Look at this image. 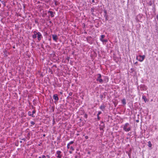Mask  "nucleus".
Returning <instances> with one entry per match:
<instances>
[{
  "instance_id": "f257e3e1",
  "label": "nucleus",
  "mask_w": 158,
  "mask_h": 158,
  "mask_svg": "<svg viewBox=\"0 0 158 158\" xmlns=\"http://www.w3.org/2000/svg\"><path fill=\"white\" fill-rule=\"evenodd\" d=\"M123 129L127 132L131 131V127L129 124L128 123H126L123 126Z\"/></svg>"
},
{
  "instance_id": "f03ea898",
  "label": "nucleus",
  "mask_w": 158,
  "mask_h": 158,
  "mask_svg": "<svg viewBox=\"0 0 158 158\" xmlns=\"http://www.w3.org/2000/svg\"><path fill=\"white\" fill-rule=\"evenodd\" d=\"M145 57V56L144 55H139V56H137L136 57V59L139 61L140 62H142L144 60Z\"/></svg>"
},
{
  "instance_id": "7ed1b4c3",
  "label": "nucleus",
  "mask_w": 158,
  "mask_h": 158,
  "mask_svg": "<svg viewBox=\"0 0 158 158\" xmlns=\"http://www.w3.org/2000/svg\"><path fill=\"white\" fill-rule=\"evenodd\" d=\"M101 75L100 74H98V78L96 79V80L97 81H99L100 83H102L103 82V80L101 78Z\"/></svg>"
},
{
  "instance_id": "20e7f679",
  "label": "nucleus",
  "mask_w": 158,
  "mask_h": 158,
  "mask_svg": "<svg viewBox=\"0 0 158 158\" xmlns=\"http://www.w3.org/2000/svg\"><path fill=\"white\" fill-rule=\"evenodd\" d=\"M61 152L60 151H57L56 152V157L57 158H61L62 155Z\"/></svg>"
},
{
  "instance_id": "39448f33",
  "label": "nucleus",
  "mask_w": 158,
  "mask_h": 158,
  "mask_svg": "<svg viewBox=\"0 0 158 158\" xmlns=\"http://www.w3.org/2000/svg\"><path fill=\"white\" fill-rule=\"evenodd\" d=\"M105 35H101L100 40L103 43L106 42L107 40H104L103 38L105 37Z\"/></svg>"
},
{
  "instance_id": "423d86ee",
  "label": "nucleus",
  "mask_w": 158,
  "mask_h": 158,
  "mask_svg": "<svg viewBox=\"0 0 158 158\" xmlns=\"http://www.w3.org/2000/svg\"><path fill=\"white\" fill-rule=\"evenodd\" d=\"M37 35L38 40L39 41H40L43 37L41 33L40 32H38Z\"/></svg>"
},
{
  "instance_id": "0eeeda50",
  "label": "nucleus",
  "mask_w": 158,
  "mask_h": 158,
  "mask_svg": "<svg viewBox=\"0 0 158 158\" xmlns=\"http://www.w3.org/2000/svg\"><path fill=\"white\" fill-rule=\"evenodd\" d=\"M140 88L141 90H146L147 89V87L144 85H140Z\"/></svg>"
},
{
  "instance_id": "6e6552de",
  "label": "nucleus",
  "mask_w": 158,
  "mask_h": 158,
  "mask_svg": "<svg viewBox=\"0 0 158 158\" xmlns=\"http://www.w3.org/2000/svg\"><path fill=\"white\" fill-rule=\"evenodd\" d=\"M53 40L55 41H56L58 39V37L57 35H52Z\"/></svg>"
},
{
  "instance_id": "1a4fd4ad",
  "label": "nucleus",
  "mask_w": 158,
  "mask_h": 158,
  "mask_svg": "<svg viewBox=\"0 0 158 158\" xmlns=\"http://www.w3.org/2000/svg\"><path fill=\"white\" fill-rule=\"evenodd\" d=\"M53 99L57 101L58 100L59 98L58 97V95L56 94H54L53 96Z\"/></svg>"
},
{
  "instance_id": "9d476101",
  "label": "nucleus",
  "mask_w": 158,
  "mask_h": 158,
  "mask_svg": "<svg viewBox=\"0 0 158 158\" xmlns=\"http://www.w3.org/2000/svg\"><path fill=\"white\" fill-rule=\"evenodd\" d=\"M48 13H49L50 14L51 17H54V15L53 14V12L52 11H48Z\"/></svg>"
},
{
  "instance_id": "9b49d317",
  "label": "nucleus",
  "mask_w": 158,
  "mask_h": 158,
  "mask_svg": "<svg viewBox=\"0 0 158 158\" xmlns=\"http://www.w3.org/2000/svg\"><path fill=\"white\" fill-rule=\"evenodd\" d=\"M142 98L143 99L144 102H146L147 101V99L145 96L143 95L142 96Z\"/></svg>"
},
{
  "instance_id": "f8f14e48",
  "label": "nucleus",
  "mask_w": 158,
  "mask_h": 158,
  "mask_svg": "<svg viewBox=\"0 0 158 158\" xmlns=\"http://www.w3.org/2000/svg\"><path fill=\"white\" fill-rule=\"evenodd\" d=\"M105 108V106H104V105H102L101 106H100V109L102 110H103L104 108Z\"/></svg>"
},
{
  "instance_id": "ddd939ff",
  "label": "nucleus",
  "mask_w": 158,
  "mask_h": 158,
  "mask_svg": "<svg viewBox=\"0 0 158 158\" xmlns=\"http://www.w3.org/2000/svg\"><path fill=\"white\" fill-rule=\"evenodd\" d=\"M122 102L123 103V104L125 105L126 104V102L125 99H123L122 100Z\"/></svg>"
},
{
  "instance_id": "4468645a",
  "label": "nucleus",
  "mask_w": 158,
  "mask_h": 158,
  "mask_svg": "<svg viewBox=\"0 0 158 158\" xmlns=\"http://www.w3.org/2000/svg\"><path fill=\"white\" fill-rule=\"evenodd\" d=\"M35 113V110H33L32 111V114L31 115V116L33 117H35V115H34V114Z\"/></svg>"
},
{
  "instance_id": "2eb2a0df",
  "label": "nucleus",
  "mask_w": 158,
  "mask_h": 158,
  "mask_svg": "<svg viewBox=\"0 0 158 158\" xmlns=\"http://www.w3.org/2000/svg\"><path fill=\"white\" fill-rule=\"evenodd\" d=\"M37 35L36 34H33V35H32V38L33 39H35L37 37Z\"/></svg>"
},
{
  "instance_id": "dca6fc26",
  "label": "nucleus",
  "mask_w": 158,
  "mask_h": 158,
  "mask_svg": "<svg viewBox=\"0 0 158 158\" xmlns=\"http://www.w3.org/2000/svg\"><path fill=\"white\" fill-rule=\"evenodd\" d=\"M148 146L149 147H151L152 146V144L151 143V142L150 141H149L148 142Z\"/></svg>"
},
{
  "instance_id": "f3484780",
  "label": "nucleus",
  "mask_w": 158,
  "mask_h": 158,
  "mask_svg": "<svg viewBox=\"0 0 158 158\" xmlns=\"http://www.w3.org/2000/svg\"><path fill=\"white\" fill-rule=\"evenodd\" d=\"M73 143H74V141H71L69 143H68V144H69L70 145L71 144H73Z\"/></svg>"
},
{
  "instance_id": "a211bd4d",
  "label": "nucleus",
  "mask_w": 158,
  "mask_h": 158,
  "mask_svg": "<svg viewBox=\"0 0 158 158\" xmlns=\"http://www.w3.org/2000/svg\"><path fill=\"white\" fill-rule=\"evenodd\" d=\"M94 8L92 7L91 8V11L92 12H93L94 11Z\"/></svg>"
},
{
  "instance_id": "6ab92c4d",
  "label": "nucleus",
  "mask_w": 158,
  "mask_h": 158,
  "mask_svg": "<svg viewBox=\"0 0 158 158\" xmlns=\"http://www.w3.org/2000/svg\"><path fill=\"white\" fill-rule=\"evenodd\" d=\"M33 33L34 34L37 35L38 34V32H37L36 31H33Z\"/></svg>"
},
{
  "instance_id": "aec40b11",
  "label": "nucleus",
  "mask_w": 158,
  "mask_h": 158,
  "mask_svg": "<svg viewBox=\"0 0 158 158\" xmlns=\"http://www.w3.org/2000/svg\"><path fill=\"white\" fill-rule=\"evenodd\" d=\"M70 148L72 151H74V148L72 146L70 147Z\"/></svg>"
},
{
  "instance_id": "412c9836",
  "label": "nucleus",
  "mask_w": 158,
  "mask_h": 158,
  "mask_svg": "<svg viewBox=\"0 0 158 158\" xmlns=\"http://www.w3.org/2000/svg\"><path fill=\"white\" fill-rule=\"evenodd\" d=\"M28 114L29 116H31L32 114H31V111H28Z\"/></svg>"
},
{
  "instance_id": "4be33fe9",
  "label": "nucleus",
  "mask_w": 158,
  "mask_h": 158,
  "mask_svg": "<svg viewBox=\"0 0 158 158\" xmlns=\"http://www.w3.org/2000/svg\"><path fill=\"white\" fill-rule=\"evenodd\" d=\"M31 123L32 124V125H34L35 124V123L33 122V121H31Z\"/></svg>"
},
{
  "instance_id": "5701e85b",
  "label": "nucleus",
  "mask_w": 158,
  "mask_h": 158,
  "mask_svg": "<svg viewBox=\"0 0 158 158\" xmlns=\"http://www.w3.org/2000/svg\"><path fill=\"white\" fill-rule=\"evenodd\" d=\"M70 145L69 144H67V148L68 149H69L70 148Z\"/></svg>"
},
{
  "instance_id": "b1692460",
  "label": "nucleus",
  "mask_w": 158,
  "mask_h": 158,
  "mask_svg": "<svg viewBox=\"0 0 158 158\" xmlns=\"http://www.w3.org/2000/svg\"><path fill=\"white\" fill-rule=\"evenodd\" d=\"M101 112L100 111H99L98 112V113L97 114V116H98V115H99L101 114Z\"/></svg>"
},
{
  "instance_id": "393cba45",
  "label": "nucleus",
  "mask_w": 158,
  "mask_h": 158,
  "mask_svg": "<svg viewBox=\"0 0 158 158\" xmlns=\"http://www.w3.org/2000/svg\"><path fill=\"white\" fill-rule=\"evenodd\" d=\"M45 157H46V156H45V155H43L42 156V158H45Z\"/></svg>"
},
{
  "instance_id": "a878e982",
  "label": "nucleus",
  "mask_w": 158,
  "mask_h": 158,
  "mask_svg": "<svg viewBox=\"0 0 158 158\" xmlns=\"http://www.w3.org/2000/svg\"><path fill=\"white\" fill-rule=\"evenodd\" d=\"M85 138L86 139H88V137L87 136H86L85 137Z\"/></svg>"
},
{
  "instance_id": "bb28decb",
  "label": "nucleus",
  "mask_w": 158,
  "mask_h": 158,
  "mask_svg": "<svg viewBox=\"0 0 158 158\" xmlns=\"http://www.w3.org/2000/svg\"><path fill=\"white\" fill-rule=\"evenodd\" d=\"M97 117H98V120H99L100 118L99 117V115H98V116H97Z\"/></svg>"
},
{
  "instance_id": "cd10ccee",
  "label": "nucleus",
  "mask_w": 158,
  "mask_h": 158,
  "mask_svg": "<svg viewBox=\"0 0 158 158\" xmlns=\"http://www.w3.org/2000/svg\"><path fill=\"white\" fill-rule=\"evenodd\" d=\"M85 118H87V114H85Z\"/></svg>"
},
{
  "instance_id": "c85d7f7f",
  "label": "nucleus",
  "mask_w": 158,
  "mask_h": 158,
  "mask_svg": "<svg viewBox=\"0 0 158 158\" xmlns=\"http://www.w3.org/2000/svg\"><path fill=\"white\" fill-rule=\"evenodd\" d=\"M100 97L101 98H102L103 97V95H100Z\"/></svg>"
},
{
  "instance_id": "c756f323",
  "label": "nucleus",
  "mask_w": 158,
  "mask_h": 158,
  "mask_svg": "<svg viewBox=\"0 0 158 158\" xmlns=\"http://www.w3.org/2000/svg\"><path fill=\"white\" fill-rule=\"evenodd\" d=\"M69 153H70V154H71V153H72V151H69Z\"/></svg>"
},
{
  "instance_id": "7c9ffc66",
  "label": "nucleus",
  "mask_w": 158,
  "mask_h": 158,
  "mask_svg": "<svg viewBox=\"0 0 158 158\" xmlns=\"http://www.w3.org/2000/svg\"><path fill=\"white\" fill-rule=\"evenodd\" d=\"M92 2H94V0H92Z\"/></svg>"
},
{
  "instance_id": "2f4dec72",
  "label": "nucleus",
  "mask_w": 158,
  "mask_h": 158,
  "mask_svg": "<svg viewBox=\"0 0 158 158\" xmlns=\"http://www.w3.org/2000/svg\"><path fill=\"white\" fill-rule=\"evenodd\" d=\"M1 2H2V4H4V2L3 1H2Z\"/></svg>"
},
{
  "instance_id": "473e14b6",
  "label": "nucleus",
  "mask_w": 158,
  "mask_h": 158,
  "mask_svg": "<svg viewBox=\"0 0 158 158\" xmlns=\"http://www.w3.org/2000/svg\"><path fill=\"white\" fill-rule=\"evenodd\" d=\"M156 18L158 19V14L157 15V17H156Z\"/></svg>"
},
{
  "instance_id": "72a5a7b5",
  "label": "nucleus",
  "mask_w": 158,
  "mask_h": 158,
  "mask_svg": "<svg viewBox=\"0 0 158 158\" xmlns=\"http://www.w3.org/2000/svg\"><path fill=\"white\" fill-rule=\"evenodd\" d=\"M137 63H138V62H135V64H137Z\"/></svg>"
},
{
  "instance_id": "f704fd0d",
  "label": "nucleus",
  "mask_w": 158,
  "mask_h": 158,
  "mask_svg": "<svg viewBox=\"0 0 158 158\" xmlns=\"http://www.w3.org/2000/svg\"><path fill=\"white\" fill-rule=\"evenodd\" d=\"M39 158H42L41 157V156H39Z\"/></svg>"
},
{
  "instance_id": "c9c22d12",
  "label": "nucleus",
  "mask_w": 158,
  "mask_h": 158,
  "mask_svg": "<svg viewBox=\"0 0 158 158\" xmlns=\"http://www.w3.org/2000/svg\"><path fill=\"white\" fill-rule=\"evenodd\" d=\"M23 140H24V141H25V139H23Z\"/></svg>"
},
{
  "instance_id": "e433bc0d",
  "label": "nucleus",
  "mask_w": 158,
  "mask_h": 158,
  "mask_svg": "<svg viewBox=\"0 0 158 158\" xmlns=\"http://www.w3.org/2000/svg\"><path fill=\"white\" fill-rule=\"evenodd\" d=\"M136 122H139V120H137L136 121Z\"/></svg>"
},
{
  "instance_id": "4c0bfd02",
  "label": "nucleus",
  "mask_w": 158,
  "mask_h": 158,
  "mask_svg": "<svg viewBox=\"0 0 158 158\" xmlns=\"http://www.w3.org/2000/svg\"><path fill=\"white\" fill-rule=\"evenodd\" d=\"M20 142L21 143L22 142V141H20Z\"/></svg>"
},
{
  "instance_id": "58836bf2",
  "label": "nucleus",
  "mask_w": 158,
  "mask_h": 158,
  "mask_svg": "<svg viewBox=\"0 0 158 158\" xmlns=\"http://www.w3.org/2000/svg\"><path fill=\"white\" fill-rule=\"evenodd\" d=\"M13 48H15V47H13Z\"/></svg>"
},
{
  "instance_id": "ea45409f",
  "label": "nucleus",
  "mask_w": 158,
  "mask_h": 158,
  "mask_svg": "<svg viewBox=\"0 0 158 158\" xmlns=\"http://www.w3.org/2000/svg\"><path fill=\"white\" fill-rule=\"evenodd\" d=\"M0 1L1 2H2V1H1V0H0Z\"/></svg>"
},
{
  "instance_id": "a19ab883",
  "label": "nucleus",
  "mask_w": 158,
  "mask_h": 158,
  "mask_svg": "<svg viewBox=\"0 0 158 158\" xmlns=\"http://www.w3.org/2000/svg\"><path fill=\"white\" fill-rule=\"evenodd\" d=\"M45 135H44V136H45Z\"/></svg>"
},
{
  "instance_id": "79ce46f5",
  "label": "nucleus",
  "mask_w": 158,
  "mask_h": 158,
  "mask_svg": "<svg viewBox=\"0 0 158 158\" xmlns=\"http://www.w3.org/2000/svg\"><path fill=\"white\" fill-rule=\"evenodd\" d=\"M65 158H68L66 157Z\"/></svg>"
}]
</instances>
